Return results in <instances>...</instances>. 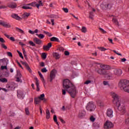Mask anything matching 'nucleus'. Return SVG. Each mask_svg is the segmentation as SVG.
Listing matches in <instances>:
<instances>
[{"instance_id":"obj_1","label":"nucleus","mask_w":129,"mask_h":129,"mask_svg":"<svg viewBox=\"0 0 129 129\" xmlns=\"http://www.w3.org/2000/svg\"><path fill=\"white\" fill-rule=\"evenodd\" d=\"M63 88L69 93L72 98H75L77 94L75 86L71 82L69 79L64 80L63 81Z\"/></svg>"},{"instance_id":"obj_2","label":"nucleus","mask_w":129,"mask_h":129,"mask_svg":"<svg viewBox=\"0 0 129 129\" xmlns=\"http://www.w3.org/2000/svg\"><path fill=\"white\" fill-rule=\"evenodd\" d=\"M111 95L113 98V102L114 104H116L118 110H119L122 114L125 113V106H124L123 102H121L120 99H119V96H118V95L113 92H111Z\"/></svg>"},{"instance_id":"obj_3","label":"nucleus","mask_w":129,"mask_h":129,"mask_svg":"<svg viewBox=\"0 0 129 129\" xmlns=\"http://www.w3.org/2000/svg\"><path fill=\"white\" fill-rule=\"evenodd\" d=\"M119 86L121 89H123L125 92L129 93V81L126 80H121L119 82Z\"/></svg>"},{"instance_id":"obj_4","label":"nucleus","mask_w":129,"mask_h":129,"mask_svg":"<svg viewBox=\"0 0 129 129\" xmlns=\"http://www.w3.org/2000/svg\"><path fill=\"white\" fill-rule=\"evenodd\" d=\"M100 7L102 10H108L111 9L112 5L107 0H104L101 4Z\"/></svg>"},{"instance_id":"obj_5","label":"nucleus","mask_w":129,"mask_h":129,"mask_svg":"<svg viewBox=\"0 0 129 129\" xmlns=\"http://www.w3.org/2000/svg\"><path fill=\"white\" fill-rule=\"evenodd\" d=\"M86 108L87 110H88V111L92 112L95 110V109L96 108V106L93 102L91 101L87 104Z\"/></svg>"},{"instance_id":"obj_6","label":"nucleus","mask_w":129,"mask_h":129,"mask_svg":"<svg viewBox=\"0 0 129 129\" xmlns=\"http://www.w3.org/2000/svg\"><path fill=\"white\" fill-rule=\"evenodd\" d=\"M100 67L102 68L101 69H99L97 72L99 74H100L101 75H104V74H106V72H105V69H108L109 67L107 65L105 64H101Z\"/></svg>"},{"instance_id":"obj_7","label":"nucleus","mask_w":129,"mask_h":129,"mask_svg":"<svg viewBox=\"0 0 129 129\" xmlns=\"http://www.w3.org/2000/svg\"><path fill=\"white\" fill-rule=\"evenodd\" d=\"M27 6H31V7H36L37 9H39L40 6H43V3H42V1H40L38 2V4H37L36 2H32L31 3L27 4Z\"/></svg>"},{"instance_id":"obj_8","label":"nucleus","mask_w":129,"mask_h":129,"mask_svg":"<svg viewBox=\"0 0 129 129\" xmlns=\"http://www.w3.org/2000/svg\"><path fill=\"white\" fill-rule=\"evenodd\" d=\"M25 92L20 90L17 91V97L20 99H24L25 98Z\"/></svg>"},{"instance_id":"obj_9","label":"nucleus","mask_w":129,"mask_h":129,"mask_svg":"<svg viewBox=\"0 0 129 129\" xmlns=\"http://www.w3.org/2000/svg\"><path fill=\"white\" fill-rule=\"evenodd\" d=\"M56 73H57V71L56 70H53L52 71H51L50 75V82H52V81H53V79L55 78L56 76Z\"/></svg>"},{"instance_id":"obj_10","label":"nucleus","mask_w":129,"mask_h":129,"mask_svg":"<svg viewBox=\"0 0 129 129\" xmlns=\"http://www.w3.org/2000/svg\"><path fill=\"white\" fill-rule=\"evenodd\" d=\"M106 114L108 117H113V110H112V109H107Z\"/></svg>"},{"instance_id":"obj_11","label":"nucleus","mask_w":129,"mask_h":129,"mask_svg":"<svg viewBox=\"0 0 129 129\" xmlns=\"http://www.w3.org/2000/svg\"><path fill=\"white\" fill-rule=\"evenodd\" d=\"M113 126V124L110 121L107 120L104 124L105 128H111Z\"/></svg>"},{"instance_id":"obj_12","label":"nucleus","mask_w":129,"mask_h":129,"mask_svg":"<svg viewBox=\"0 0 129 129\" xmlns=\"http://www.w3.org/2000/svg\"><path fill=\"white\" fill-rule=\"evenodd\" d=\"M9 64V59L6 58H4L0 59V66L1 65H8Z\"/></svg>"},{"instance_id":"obj_13","label":"nucleus","mask_w":129,"mask_h":129,"mask_svg":"<svg viewBox=\"0 0 129 129\" xmlns=\"http://www.w3.org/2000/svg\"><path fill=\"white\" fill-rule=\"evenodd\" d=\"M114 74L117 76H120L122 74V71L120 69H115L113 71Z\"/></svg>"},{"instance_id":"obj_14","label":"nucleus","mask_w":129,"mask_h":129,"mask_svg":"<svg viewBox=\"0 0 129 129\" xmlns=\"http://www.w3.org/2000/svg\"><path fill=\"white\" fill-rule=\"evenodd\" d=\"M7 87L10 90H13V89H15V83H14V82L10 83L9 84H8L7 85Z\"/></svg>"},{"instance_id":"obj_15","label":"nucleus","mask_w":129,"mask_h":129,"mask_svg":"<svg viewBox=\"0 0 129 129\" xmlns=\"http://www.w3.org/2000/svg\"><path fill=\"white\" fill-rule=\"evenodd\" d=\"M0 25L6 28H11V25L10 24L2 20H0Z\"/></svg>"},{"instance_id":"obj_16","label":"nucleus","mask_w":129,"mask_h":129,"mask_svg":"<svg viewBox=\"0 0 129 129\" xmlns=\"http://www.w3.org/2000/svg\"><path fill=\"white\" fill-rule=\"evenodd\" d=\"M8 7L11 9H16L17 8V4L15 3H11L8 4Z\"/></svg>"},{"instance_id":"obj_17","label":"nucleus","mask_w":129,"mask_h":129,"mask_svg":"<svg viewBox=\"0 0 129 129\" xmlns=\"http://www.w3.org/2000/svg\"><path fill=\"white\" fill-rule=\"evenodd\" d=\"M33 41L34 43H36L37 45H40L42 43V41L37 37L34 38Z\"/></svg>"},{"instance_id":"obj_18","label":"nucleus","mask_w":129,"mask_h":129,"mask_svg":"<svg viewBox=\"0 0 129 129\" xmlns=\"http://www.w3.org/2000/svg\"><path fill=\"white\" fill-rule=\"evenodd\" d=\"M86 112H85V111H80L79 114H78V116L79 117H83V116H85V114H86Z\"/></svg>"},{"instance_id":"obj_19","label":"nucleus","mask_w":129,"mask_h":129,"mask_svg":"<svg viewBox=\"0 0 129 129\" xmlns=\"http://www.w3.org/2000/svg\"><path fill=\"white\" fill-rule=\"evenodd\" d=\"M22 64H23V65H24V66H25V67L26 68V69H27V70H28V71L30 73H31V72H32V70H31V69L29 67V64H28V63H27V62H23Z\"/></svg>"},{"instance_id":"obj_20","label":"nucleus","mask_w":129,"mask_h":129,"mask_svg":"<svg viewBox=\"0 0 129 129\" xmlns=\"http://www.w3.org/2000/svg\"><path fill=\"white\" fill-rule=\"evenodd\" d=\"M12 17L13 18V19H16V20H18V21L21 20V17H20V16H18V15L16 14H12Z\"/></svg>"},{"instance_id":"obj_21","label":"nucleus","mask_w":129,"mask_h":129,"mask_svg":"<svg viewBox=\"0 0 129 129\" xmlns=\"http://www.w3.org/2000/svg\"><path fill=\"white\" fill-rule=\"evenodd\" d=\"M36 80V90L37 91H39L40 88H39V80L37 78H35Z\"/></svg>"},{"instance_id":"obj_22","label":"nucleus","mask_w":129,"mask_h":129,"mask_svg":"<svg viewBox=\"0 0 129 129\" xmlns=\"http://www.w3.org/2000/svg\"><path fill=\"white\" fill-rule=\"evenodd\" d=\"M34 102L35 104H39L41 102V99L39 97L35 98Z\"/></svg>"},{"instance_id":"obj_23","label":"nucleus","mask_w":129,"mask_h":129,"mask_svg":"<svg viewBox=\"0 0 129 129\" xmlns=\"http://www.w3.org/2000/svg\"><path fill=\"white\" fill-rule=\"evenodd\" d=\"M97 103L98 106H99L100 107H103V106H104V104L101 102V101H98Z\"/></svg>"},{"instance_id":"obj_24","label":"nucleus","mask_w":129,"mask_h":129,"mask_svg":"<svg viewBox=\"0 0 129 129\" xmlns=\"http://www.w3.org/2000/svg\"><path fill=\"white\" fill-rule=\"evenodd\" d=\"M44 97H45L44 94H42L40 95V96L38 97L40 100H43L45 102V101H46V99L44 98Z\"/></svg>"},{"instance_id":"obj_25","label":"nucleus","mask_w":129,"mask_h":129,"mask_svg":"<svg viewBox=\"0 0 129 129\" xmlns=\"http://www.w3.org/2000/svg\"><path fill=\"white\" fill-rule=\"evenodd\" d=\"M53 57L55 58V59H59L60 58V54L57 52H54L53 53Z\"/></svg>"},{"instance_id":"obj_26","label":"nucleus","mask_w":129,"mask_h":129,"mask_svg":"<svg viewBox=\"0 0 129 129\" xmlns=\"http://www.w3.org/2000/svg\"><path fill=\"white\" fill-rule=\"evenodd\" d=\"M51 42H59V39L56 37H52L50 38Z\"/></svg>"},{"instance_id":"obj_27","label":"nucleus","mask_w":129,"mask_h":129,"mask_svg":"<svg viewBox=\"0 0 129 129\" xmlns=\"http://www.w3.org/2000/svg\"><path fill=\"white\" fill-rule=\"evenodd\" d=\"M0 82H2V83H7V82H8V79L6 78H0Z\"/></svg>"},{"instance_id":"obj_28","label":"nucleus","mask_w":129,"mask_h":129,"mask_svg":"<svg viewBox=\"0 0 129 129\" xmlns=\"http://www.w3.org/2000/svg\"><path fill=\"white\" fill-rule=\"evenodd\" d=\"M46 112V118L47 119H49V118H50V111L49 110V109H47Z\"/></svg>"},{"instance_id":"obj_29","label":"nucleus","mask_w":129,"mask_h":129,"mask_svg":"<svg viewBox=\"0 0 129 129\" xmlns=\"http://www.w3.org/2000/svg\"><path fill=\"white\" fill-rule=\"evenodd\" d=\"M38 74L41 79V81H42V82H45V79H44V77H43V75H42V74L40 72H38Z\"/></svg>"},{"instance_id":"obj_30","label":"nucleus","mask_w":129,"mask_h":129,"mask_svg":"<svg viewBox=\"0 0 129 129\" xmlns=\"http://www.w3.org/2000/svg\"><path fill=\"white\" fill-rule=\"evenodd\" d=\"M36 36H37L39 39H44L45 38V35L42 34H36Z\"/></svg>"},{"instance_id":"obj_31","label":"nucleus","mask_w":129,"mask_h":129,"mask_svg":"<svg viewBox=\"0 0 129 129\" xmlns=\"http://www.w3.org/2000/svg\"><path fill=\"white\" fill-rule=\"evenodd\" d=\"M16 31H17V32H19V33H21V34H24V31L18 27L16 28Z\"/></svg>"},{"instance_id":"obj_32","label":"nucleus","mask_w":129,"mask_h":129,"mask_svg":"<svg viewBox=\"0 0 129 129\" xmlns=\"http://www.w3.org/2000/svg\"><path fill=\"white\" fill-rule=\"evenodd\" d=\"M53 120L55 122H56L57 125H59V124H58V122L57 121V116L56 115H54L53 116Z\"/></svg>"},{"instance_id":"obj_33","label":"nucleus","mask_w":129,"mask_h":129,"mask_svg":"<svg viewBox=\"0 0 129 129\" xmlns=\"http://www.w3.org/2000/svg\"><path fill=\"white\" fill-rule=\"evenodd\" d=\"M43 33L45 34V35H47V36H48V37H52V34L49 33L48 32L43 31Z\"/></svg>"},{"instance_id":"obj_34","label":"nucleus","mask_w":129,"mask_h":129,"mask_svg":"<svg viewBox=\"0 0 129 129\" xmlns=\"http://www.w3.org/2000/svg\"><path fill=\"white\" fill-rule=\"evenodd\" d=\"M29 5H27L26 6H23L22 8L23 9H24V10H31L32 9V7L28 6Z\"/></svg>"},{"instance_id":"obj_35","label":"nucleus","mask_w":129,"mask_h":129,"mask_svg":"<svg viewBox=\"0 0 129 129\" xmlns=\"http://www.w3.org/2000/svg\"><path fill=\"white\" fill-rule=\"evenodd\" d=\"M99 30L100 31L101 33H103V34H106V31H105V30H104L103 29H102V28H99Z\"/></svg>"},{"instance_id":"obj_36","label":"nucleus","mask_w":129,"mask_h":129,"mask_svg":"<svg viewBox=\"0 0 129 129\" xmlns=\"http://www.w3.org/2000/svg\"><path fill=\"white\" fill-rule=\"evenodd\" d=\"M81 31L82 33H86V28L84 26L82 27Z\"/></svg>"},{"instance_id":"obj_37","label":"nucleus","mask_w":129,"mask_h":129,"mask_svg":"<svg viewBox=\"0 0 129 129\" xmlns=\"http://www.w3.org/2000/svg\"><path fill=\"white\" fill-rule=\"evenodd\" d=\"M29 44L30 46H32L33 47H35V46H36V44L32 41H29Z\"/></svg>"},{"instance_id":"obj_38","label":"nucleus","mask_w":129,"mask_h":129,"mask_svg":"<svg viewBox=\"0 0 129 129\" xmlns=\"http://www.w3.org/2000/svg\"><path fill=\"white\" fill-rule=\"evenodd\" d=\"M103 83L104 85H105V86H110L109 83H108V81H104Z\"/></svg>"},{"instance_id":"obj_39","label":"nucleus","mask_w":129,"mask_h":129,"mask_svg":"<svg viewBox=\"0 0 129 129\" xmlns=\"http://www.w3.org/2000/svg\"><path fill=\"white\" fill-rule=\"evenodd\" d=\"M43 49L45 51H48V50L50 49L49 47L48 46H47V45L43 46Z\"/></svg>"},{"instance_id":"obj_40","label":"nucleus","mask_w":129,"mask_h":129,"mask_svg":"<svg viewBox=\"0 0 129 129\" xmlns=\"http://www.w3.org/2000/svg\"><path fill=\"white\" fill-rule=\"evenodd\" d=\"M17 53H18L20 57L22 58V59H24V56H23V54H22L21 52H20L19 50H17Z\"/></svg>"},{"instance_id":"obj_41","label":"nucleus","mask_w":129,"mask_h":129,"mask_svg":"<svg viewBox=\"0 0 129 129\" xmlns=\"http://www.w3.org/2000/svg\"><path fill=\"white\" fill-rule=\"evenodd\" d=\"M41 72L43 73H46V72H48V70H47V69H46V68H44L41 70Z\"/></svg>"},{"instance_id":"obj_42","label":"nucleus","mask_w":129,"mask_h":129,"mask_svg":"<svg viewBox=\"0 0 129 129\" xmlns=\"http://www.w3.org/2000/svg\"><path fill=\"white\" fill-rule=\"evenodd\" d=\"M94 15H93V12H91L89 13V18L90 19H93L92 17H93Z\"/></svg>"},{"instance_id":"obj_43","label":"nucleus","mask_w":129,"mask_h":129,"mask_svg":"<svg viewBox=\"0 0 129 129\" xmlns=\"http://www.w3.org/2000/svg\"><path fill=\"white\" fill-rule=\"evenodd\" d=\"M1 47L2 48H4V49H5V50H7V49H8V47H7V46H6V45H5V44L4 43L1 44Z\"/></svg>"},{"instance_id":"obj_44","label":"nucleus","mask_w":129,"mask_h":129,"mask_svg":"<svg viewBox=\"0 0 129 129\" xmlns=\"http://www.w3.org/2000/svg\"><path fill=\"white\" fill-rule=\"evenodd\" d=\"M25 112L27 115H29L30 114V112H29V109L27 108H25Z\"/></svg>"},{"instance_id":"obj_45","label":"nucleus","mask_w":129,"mask_h":129,"mask_svg":"<svg viewBox=\"0 0 129 129\" xmlns=\"http://www.w3.org/2000/svg\"><path fill=\"white\" fill-rule=\"evenodd\" d=\"M29 16H30V14L28 13H26L23 14V16L24 18H26V17L28 18Z\"/></svg>"},{"instance_id":"obj_46","label":"nucleus","mask_w":129,"mask_h":129,"mask_svg":"<svg viewBox=\"0 0 129 129\" xmlns=\"http://www.w3.org/2000/svg\"><path fill=\"white\" fill-rule=\"evenodd\" d=\"M113 22L115 24V25H118V22H117V20L114 18L112 20Z\"/></svg>"},{"instance_id":"obj_47","label":"nucleus","mask_w":129,"mask_h":129,"mask_svg":"<svg viewBox=\"0 0 129 129\" xmlns=\"http://www.w3.org/2000/svg\"><path fill=\"white\" fill-rule=\"evenodd\" d=\"M42 57L43 59H46V58H47V55L46 54V53H43L42 54Z\"/></svg>"},{"instance_id":"obj_48","label":"nucleus","mask_w":129,"mask_h":129,"mask_svg":"<svg viewBox=\"0 0 129 129\" xmlns=\"http://www.w3.org/2000/svg\"><path fill=\"white\" fill-rule=\"evenodd\" d=\"M98 49L100 50V51H106V49L103 47H98Z\"/></svg>"},{"instance_id":"obj_49","label":"nucleus","mask_w":129,"mask_h":129,"mask_svg":"<svg viewBox=\"0 0 129 129\" xmlns=\"http://www.w3.org/2000/svg\"><path fill=\"white\" fill-rule=\"evenodd\" d=\"M90 119L91 120V121H94L95 120V118H94V117L93 116H91L90 118Z\"/></svg>"},{"instance_id":"obj_50","label":"nucleus","mask_w":129,"mask_h":129,"mask_svg":"<svg viewBox=\"0 0 129 129\" xmlns=\"http://www.w3.org/2000/svg\"><path fill=\"white\" fill-rule=\"evenodd\" d=\"M1 69L2 70H4V69L7 70L8 69V67H7V65H5V66H1Z\"/></svg>"},{"instance_id":"obj_51","label":"nucleus","mask_w":129,"mask_h":129,"mask_svg":"<svg viewBox=\"0 0 129 129\" xmlns=\"http://www.w3.org/2000/svg\"><path fill=\"white\" fill-rule=\"evenodd\" d=\"M89 83H91V81L88 80L84 83V84H86L87 85H88Z\"/></svg>"},{"instance_id":"obj_52","label":"nucleus","mask_w":129,"mask_h":129,"mask_svg":"<svg viewBox=\"0 0 129 129\" xmlns=\"http://www.w3.org/2000/svg\"><path fill=\"white\" fill-rule=\"evenodd\" d=\"M70 53L68 51H64V55L65 56H69Z\"/></svg>"},{"instance_id":"obj_53","label":"nucleus","mask_w":129,"mask_h":129,"mask_svg":"<svg viewBox=\"0 0 129 129\" xmlns=\"http://www.w3.org/2000/svg\"><path fill=\"white\" fill-rule=\"evenodd\" d=\"M62 10L64 13H68L69 12L68 9L67 8H62Z\"/></svg>"},{"instance_id":"obj_54","label":"nucleus","mask_w":129,"mask_h":129,"mask_svg":"<svg viewBox=\"0 0 129 129\" xmlns=\"http://www.w3.org/2000/svg\"><path fill=\"white\" fill-rule=\"evenodd\" d=\"M113 52H114V53H115V54H116V55H118V56H121V54L118 53L117 52H116V50H113Z\"/></svg>"},{"instance_id":"obj_55","label":"nucleus","mask_w":129,"mask_h":129,"mask_svg":"<svg viewBox=\"0 0 129 129\" xmlns=\"http://www.w3.org/2000/svg\"><path fill=\"white\" fill-rule=\"evenodd\" d=\"M7 54L9 56V57H13V54H12V52H8Z\"/></svg>"},{"instance_id":"obj_56","label":"nucleus","mask_w":129,"mask_h":129,"mask_svg":"<svg viewBox=\"0 0 129 129\" xmlns=\"http://www.w3.org/2000/svg\"><path fill=\"white\" fill-rule=\"evenodd\" d=\"M0 42H1V43H5L6 41H5V39H4V38H0Z\"/></svg>"},{"instance_id":"obj_57","label":"nucleus","mask_w":129,"mask_h":129,"mask_svg":"<svg viewBox=\"0 0 129 129\" xmlns=\"http://www.w3.org/2000/svg\"><path fill=\"white\" fill-rule=\"evenodd\" d=\"M28 32L29 33V34H31L32 35H34V34H35V32H34L31 30H29Z\"/></svg>"},{"instance_id":"obj_58","label":"nucleus","mask_w":129,"mask_h":129,"mask_svg":"<svg viewBox=\"0 0 129 129\" xmlns=\"http://www.w3.org/2000/svg\"><path fill=\"white\" fill-rule=\"evenodd\" d=\"M17 77H19V78H21V77H22V75H21L20 73H17Z\"/></svg>"},{"instance_id":"obj_59","label":"nucleus","mask_w":129,"mask_h":129,"mask_svg":"<svg viewBox=\"0 0 129 129\" xmlns=\"http://www.w3.org/2000/svg\"><path fill=\"white\" fill-rule=\"evenodd\" d=\"M40 66H41V67H44L45 66V63L44 62H41L40 63Z\"/></svg>"},{"instance_id":"obj_60","label":"nucleus","mask_w":129,"mask_h":129,"mask_svg":"<svg viewBox=\"0 0 129 129\" xmlns=\"http://www.w3.org/2000/svg\"><path fill=\"white\" fill-rule=\"evenodd\" d=\"M62 94L63 95H65L66 94V90L62 89Z\"/></svg>"},{"instance_id":"obj_61","label":"nucleus","mask_w":129,"mask_h":129,"mask_svg":"<svg viewBox=\"0 0 129 129\" xmlns=\"http://www.w3.org/2000/svg\"><path fill=\"white\" fill-rule=\"evenodd\" d=\"M48 47H49V48H50L51 47H52V43H48L47 45Z\"/></svg>"},{"instance_id":"obj_62","label":"nucleus","mask_w":129,"mask_h":129,"mask_svg":"<svg viewBox=\"0 0 129 129\" xmlns=\"http://www.w3.org/2000/svg\"><path fill=\"white\" fill-rule=\"evenodd\" d=\"M10 39L11 40V41H13V42H15V38H14V37H11L10 38Z\"/></svg>"},{"instance_id":"obj_63","label":"nucleus","mask_w":129,"mask_h":129,"mask_svg":"<svg viewBox=\"0 0 129 129\" xmlns=\"http://www.w3.org/2000/svg\"><path fill=\"white\" fill-rule=\"evenodd\" d=\"M59 119H60L61 122H62V123H65V121H64V120H63V119L59 118Z\"/></svg>"},{"instance_id":"obj_64","label":"nucleus","mask_w":129,"mask_h":129,"mask_svg":"<svg viewBox=\"0 0 129 129\" xmlns=\"http://www.w3.org/2000/svg\"><path fill=\"white\" fill-rule=\"evenodd\" d=\"M17 81H18V82H21V78L17 77Z\"/></svg>"}]
</instances>
